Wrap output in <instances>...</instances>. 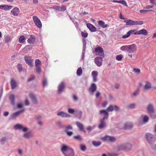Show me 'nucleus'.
Wrapping results in <instances>:
<instances>
[{"label": "nucleus", "instance_id": "nucleus-31", "mask_svg": "<svg viewBox=\"0 0 156 156\" xmlns=\"http://www.w3.org/2000/svg\"><path fill=\"white\" fill-rule=\"evenodd\" d=\"M9 99L12 105H14L15 104V96L14 94H11L9 97Z\"/></svg>", "mask_w": 156, "mask_h": 156}, {"label": "nucleus", "instance_id": "nucleus-57", "mask_svg": "<svg viewBox=\"0 0 156 156\" xmlns=\"http://www.w3.org/2000/svg\"><path fill=\"white\" fill-rule=\"evenodd\" d=\"M108 156H118L119 154L116 153H109L108 154Z\"/></svg>", "mask_w": 156, "mask_h": 156}, {"label": "nucleus", "instance_id": "nucleus-37", "mask_svg": "<svg viewBox=\"0 0 156 156\" xmlns=\"http://www.w3.org/2000/svg\"><path fill=\"white\" fill-rule=\"evenodd\" d=\"M56 125L60 128H63L64 127L62 125V122L58 120L56 122Z\"/></svg>", "mask_w": 156, "mask_h": 156}, {"label": "nucleus", "instance_id": "nucleus-19", "mask_svg": "<svg viewBox=\"0 0 156 156\" xmlns=\"http://www.w3.org/2000/svg\"><path fill=\"white\" fill-rule=\"evenodd\" d=\"M95 51L96 53H99V55L100 56H102V55H104L103 50L102 48L101 47L99 46L96 48L95 49Z\"/></svg>", "mask_w": 156, "mask_h": 156}, {"label": "nucleus", "instance_id": "nucleus-51", "mask_svg": "<svg viewBox=\"0 0 156 156\" xmlns=\"http://www.w3.org/2000/svg\"><path fill=\"white\" fill-rule=\"evenodd\" d=\"M133 72L135 73L139 74L140 72V70L139 69L134 68L133 69Z\"/></svg>", "mask_w": 156, "mask_h": 156}, {"label": "nucleus", "instance_id": "nucleus-33", "mask_svg": "<svg viewBox=\"0 0 156 156\" xmlns=\"http://www.w3.org/2000/svg\"><path fill=\"white\" fill-rule=\"evenodd\" d=\"M129 48L128 45H123L120 48V49L123 51H125L128 52Z\"/></svg>", "mask_w": 156, "mask_h": 156}, {"label": "nucleus", "instance_id": "nucleus-21", "mask_svg": "<svg viewBox=\"0 0 156 156\" xmlns=\"http://www.w3.org/2000/svg\"><path fill=\"white\" fill-rule=\"evenodd\" d=\"M29 96L31 98L32 102L34 104H37V101L35 96L33 94H30L29 95Z\"/></svg>", "mask_w": 156, "mask_h": 156}, {"label": "nucleus", "instance_id": "nucleus-39", "mask_svg": "<svg viewBox=\"0 0 156 156\" xmlns=\"http://www.w3.org/2000/svg\"><path fill=\"white\" fill-rule=\"evenodd\" d=\"M83 51L82 53V59H83L84 57V55L85 53V51L86 48V44H83Z\"/></svg>", "mask_w": 156, "mask_h": 156}, {"label": "nucleus", "instance_id": "nucleus-56", "mask_svg": "<svg viewBox=\"0 0 156 156\" xmlns=\"http://www.w3.org/2000/svg\"><path fill=\"white\" fill-rule=\"evenodd\" d=\"M92 76H97L98 72L96 71H93L92 73Z\"/></svg>", "mask_w": 156, "mask_h": 156}, {"label": "nucleus", "instance_id": "nucleus-63", "mask_svg": "<svg viewBox=\"0 0 156 156\" xmlns=\"http://www.w3.org/2000/svg\"><path fill=\"white\" fill-rule=\"evenodd\" d=\"M73 23L75 25L76 28H78L79 26L78 22L76 21H74V20L73 21Z\"/></svg>", "mask_w": 156, "mask_h": 156}, {"label": "nucleus", "instance_id": "nucleus-24", "mask_svg": "<svg viewBox=\"0 0 156 156\" xmlns=\"http://www.w3.org/2000/svg\"><path fill=\"white\" fill-rule=\"evenodd\" d=\"M10 83L12 89H14L17 86L16 82L13 79H11Z\"/></svg>", "mask_w": 156, "mask_h": 156}, {"label": "nucleus", "instance_id": "nucleus-14", "mask_svg": "<svg viewBox=\"0 0 156 156\" xmlns=\"http://www.w3.org/2000/svg\"><path fill=\"white\" fill-rule=\"evenodd\" d=\"M136 46L134 44L129 45L128 52L129 53H133L136 50Z\"/></svg>", "mask_w": 156, "mask_h": 156}, {"label": "nucleus", "instance_id": "nucleus-58", "mask_svg": "<svg viewBox=\"0 0 156 156\" xmlns=\"http://www.w3.org/2000/svg\"><path fill=\"white\" fill-rule=\"evenodd\" d=\"M113 107L114 110L115 111H119L120 110V108L117 105H115L113 106Z\"/></svg>", "mask_w": 156, "mask_h": 156}, {"label": "nucleus", "instance_id": "nucleus-27", "mask_svg": "<svg viewBox=\"0 0 156 156\" xmlns=\"http://www.w3.org/2000/svg\"><path fill=\"white\" fill-rule=\"evenodd\" d=\"M76 124L80 130L83 131L84 129V126L83 125L79 122H76Z\"/></svg>", "mask_w": 156, "mask_h": 156}, {"label": "nucleus", "instance_id": "nucleus-52", "mask_svg": "<svg viewBox=\"0 0 156 156\" xmlns=\"http://www.w3.org/2000/svg\"><path fill=\"white\" fill-rule=\"evenodd\" d=\"M123 57V55H120L116 56V59L118 61H120Z\"/></svg>", "mask_w": 156, "mask_h": 156}, {"label": "nucleus", "instance_id": "nucleus-20", "mask_svg": "<svg viewBox=\"0 0 156 156\" xmlns=\"http://www.w3.org/2000/svg\"><path fill=\"white\" fill-rule=\"evenodd\" d=\"M87 26L91 32H94L96 31V28L92 24L88 23L87 24Z\"/></svg>", "mask_w": 156, "mask_h": 156}, {"label": "nucleus", "instance_id": "nucleus-64", "mask_svg": "<svg viewBox=\"0 0 156 156\" xmlns=\"http://www.w3.org/2000/svg\"><path fill=\"white\" fill-rule=\"evenodd\" d=\"M9 113L8 111L4 112L3 113V115L5 117L9 115Z\"/></svg>", "mask_w": 156, "mask_h": 156}, {"label": "nucleus", "instance_id": "nucleus-44", "mask_svg": "<svg viewBox=\"0 0 156 156\" xmlns=\"http://www.w3.org/2000/svg\"><path fill=\"white\" fill-rule=\"evenodd\" d=\"M65 131H68L69 129H73V127L71 125H69L67 126H66L65 127Z\"/></svg>", "mask_w": 156, "mask_h": 156}, {"label": "nucleus", "instance_id": "nucleus-43", "mask_svg": "<svg viewBox=\"0 0 156 156\" xmlns=\"http://www.w3.org/2000/svg\"><path fill=\"white\" fill-rule=\"evenodd\" d=\"M136 105L135 103H132L129 104L127 106V108H135Z\"/></svg>", "mask_w": 156, "mask_h": 156}, {"label": "nucleus", "instance_id": "nucleus-62", "mask_svg": "<svg viewBox=\"0 0 156 156\" xmlns=\"http://www.w3.org/2000/svg\"><path fill=\"white\" fill-rule=\"evenodd\" d=\"M35 79V77L33 76H31L30 78H29L27 80V81L28 82H29L32 80H33Z\"/></svg>", "mask_w": 156, "mask_h": 156}, {"label": "nucleus", "instance_id": "nucleus-30", "mask_svg": "<svg viewBox=\"0 0 156 156\" xmlns=\"http://www.w3.org/2000/svg\"><path fill=\"white\" fill-rule=\"evenodd\" d=\"M151 87V83L148 82H146L145 83V84L144 85V90H147L150 88Z\"/></svg>", "mask_w": 156, "mask_h": 156}, {"label": "nucleus", "instance_id": "nucleus-60", "mask_svg": "<svg viewBox=\"0 0 156 156\" xmlns=\"http://www.w3.org/2000/svg\"><path fill=\"white\" fill-rule=\"evenodd\" d=\"M65 132L66 133L67 135H68V136H72V134H73V132L72 131H65Z\"/></svg>", "mask_w": 156, "mask_h": 156}, {"label": "nucleus", "instance_id": "nucleus-17", "mask_svg": "<svg viewBox=\"0 0 156 156\" xmlns=\"http://www.w3.org/2000/svg\"><path fill=\"white\" fill-rule=\"evenodd\" d=\"M57 115L58 116H60L62 118H69L70 117V115L63 111L58 112L57 114Z\"/></svg>", "mask_w": 156, "mask_h": 156}, {"label": "nucleus", "instance_id": "nucleus-18", "mask_svg": "<svg viewBox=\"0 0 156 156\" xmlns=\"http://www.w3.org/2000/svg\"><path fill=\"white\" fill-rule=\"evenodd\" d=\"M24 111V110L23 109L13 113L12 115V119H15L17 117Z\"/></svg>", "mask_w": 156, "mask_h": 156}, {"label": "nucleus", "instance_id": "nucleus-42", "mask_svg": "<svg viewBox=\"0 0 156 156\" xmlns=\"http://www.w3.org/2000/svg\"><path fill=\"white\" fill-rule=\"evenodd\" d=\"M41 62L38 59H37L35 61V65L36 66H40L41 65Z\"/></svg>", "mask_w": 156, "mask_h": 156}, {"label": "nucleus", "instance_id": "nucleus-2", "mask_svg": "<svg viewBox=\"0 0 156 156\" xmlns=\"http://www.w3.org/2000/svg\"><path fill=\"white\" fill-rule=\"evenodd\" d=\"M62 147L61 151L62 154L65 156H74V150L72 148L69 147L67 145L62 144L61 145Z\"/></svg>", "mask_w": 156, "mask_h": 156}, {"label": "nucleus", "instance_id": "nucleus-13", "mask_svg": "<svg viewBox=\"0 0 156 156\" xmlns=\"http://www.w3.org/2000/svg\"><path fill=\"white\" fill-rule=\"evenodd\" d=\"M24 58L25 62L28 65L31 67L33 66V65L32 63L33 60L30 57L25 56L24 57Z\"/></svg>", "mask_w": 156, "mask_h": 156}, {"label": "nucleus", "instance_id": "nucleus-55", "mask_svg": "<svg viewBox=\"0 0 156 156\" xmlns=\"http://www.w3.org/2000/svg\"><path fill=\"white\" fill-rule=\"evenodd\" d=\"M119 3H121L124 5L127 6L126 1L125 0H122L119 1Z\"/></svg>", "mask_w": 156, "mask_h": 156}, {"label": "nucleus", "instance_id": "nucleus-23", "mask_svg": "<svg viewBox=\"0 0 156 156\" xmlns=\"http://www.w3.org/2000/svg\"><path fill=\"white\" fill-rule=\"evenodd\" d=\"M136 31V30H131L128 32L126 34L122 36V38L123 39L127 38L129 37L130 35L132 34H134L135 33V32Z\"/></svg>", "mask_w": 156, "mask_h": 156}, {"label": "nucleus", "instance_id": "nucleus-15", "mask_svg": "<svg viewBox=\"0 0 156 156\" xmlns=\"http://www.w3.org/2000/svg\"><path fill=\"white\" fill-rule=\"evenodd\" d=\"M34 136V133L31 131L23 134V137L26 139H29L32 138Z\"/></svg>", "mask_w": 156, "mask_h": 156}, {"label": "nucleus", "instance_id": "nucleus-38", "mask_svg": "<svg viewBox=\"0 0 156 156\" xmlns=\"http://www.w3.org/2000/svg\"><path fill=\"white\" fill-rule=\"evenodd\" d=\"M4 40L6 43H8L11 41L12 39L10 36L8 35L5 37Z\"/></svg>", "mask_w": 156, "mask_h": 156}, {"label": "nucleus", "instance_id": "nucleus-53", "mask_svg": "<svg viewBox=\"0 0 156 156\" xmlns=\"http://www.w3.org/2000/svg\"><path fill=\"white\" fill-rule=\"evenodd\" d=\"M18 68L19 71L20 72H21L23 69V67L22 65L19 63L18 64Z\"/></svg>", "mask_w": 156, "mask_h": 156}, {"label": "nucleus", "instance_id": "nucleus-1", "mask_svg": "<svg viewBox=\"0 0 156 156\" xmlns=\"http://www.w3.org/2000/svg\"><path fill=\"white\" fill-rule=\"evenodd\" d=\"M113 110V106L111 105L106 110H101L99 111L100 114H103L104 115L103 118L100 119V124L98 126V128L99 129H102L106 126L105 120L108 119V117L109 114L108 112H112Z\"/></svg>", "mask_w": 156, "mask_h": 156}, {"label": "nucleus", "instance_id": "nucleus-32", "mask_svg": "<svg viewBox=\"0 0 156 156\" xmlns=\"http://www.w3.org/2000/svg\"><path fill=\"white\" fill-rule=\"evenodd\" d=\"M82 112L81 111H78L76 112V116L79 119H80L82 117Z\"/></svg>", "mask_w": 156, "mask_h": 156}, {"label": "nucleus", "instance_id": "nucleus-11", "mask_svg": "<svg viewBox=\"0 0 156 156\" xmlns=\"http://www.w3.org/2000/svg\"><path fill=\"white\" fill-rule=\"evenodd\" d=\"M97 88L96 84L94 83H92L89 88V92L93 94L94 92L96 90Z\"/></svg>", "mask_w": 156, "mask_h": 156}, {"label": "nucleus", "instance_id": "nucleus-45", "mask_svg": "<svg viewBox=\"0 0 156 156\" xmlns=\"http://www.w3.org/2000/svg\"><path fill=\"white\" fill-rule=\"evenodd\" d=\"M81 34L82 37L85 38L87 37L88 34L86 32L82 31L81 32Z\"/></svg>", "mask_w": 156, "mask_h": 156}, {"label": "nucleus", "instance_id": "nucleus-54", "mask_svg": "<svg viewBox=\"0 0 156 156\" xmlns=\"http://www.w3.org/2000/svg\"><path fill=\"white\" fill-rule=\"evenodd\" d=\"M139 90V88H138L133 93V95L134 96H135L138 95L139 94L138 92Z\"/></svg>", "mask_w": 156, "mask_h": 156}, {"label": "nucleus", "instance_id": "nucleus-10", "mask_svg": "<svg viewBox=\"0 0 156 156\" xmlns=\"http://www.w3.org/2000/svg\"><path fill=\"white\" fill-rule=\"evenodd\" d=\"M14 128L16 129H21L24 132L27 131L28 129L27 127H24L23 126L19 124H17L14 126Z\"/></svg>", "mask_w": 156, "mask_h": 156}, {"label": "nucleus", "instance_id": "nucleus-48", "mask_svg": "<svg viewBox=\"0 0 156 156\" xmlns=\"http://www.w3.org/2000/svg\"><path fill=\"white\" fill-rule=\"evenodd\" d=\"M151 118L153 119H155L156 118V114H154V113H152L148 114Z\"/></svg>", "mask_w": 156, "mask_h": 156}, {"label": "nucleus", "instance_id": "nucleus-40", "mask_svg": "<svg viewBox=\"0 0 156 156\" xmlns=\"http://www.w3.org/2000/svg\"><path fill=\"white\" fill-rule=\"evenodd\" d=\"M82 73V70L81 67H80L78 69L76 72V74L77 76H81Z\"/></svg>", "mask_w": 156, "mask_h": 156}, {"label": "nucleus", "instance_id": "nucleus-46", "mask_svg": "<svg viewBox=\"0 0 156 156\" xmlns=\"http://www.w3.org/2000/svg\"><path fill=\"white\" fill-rule=\"evenodd\" d=\"M73 138L80 141H81L83 140V138L80 136V135L74 136H73Z\"/></svg>", "mask_w": 156, "mask_h": 156}, {"label": "nucleus", "instance_id": "nucleus-41", "mask_svg": "<svg viewBox=\"0 0 156 156\" xmlns=\"http://www.w3.org/2000/svg\"><path fill=\"white\" fill-rule=\"evenodd\" d=\"M7 138L6 136L2 137L0 139V141L2 144H5V142L6 141Z\"/></svg>", "mask_w": 156, "mask_h": 156}, {"label": "nucleus", "instance_id": "nucleus-25", "mask_svg": "<svg viewBox=\"0 0 156 156\" xmlns=\"http://www.w3.org/2000/svg\"><path fill=\"white\" fill-rule=\"evenodd\" d=\"M141 117L142 119L143 122L144 124H145L148 122L149 118L147 115H142L141 116Z\"/></svg>", "mask_w": 156, "mask_h": 156}, {"label": "nucleus", "instance_id": "nucleus-50", "mask_svg": "<svg viewBox=\"0 0 156 156\" xmlns=\"http://www.w3.org/2000/svg\"><path fill=\"white\" fill-rule=\"evenodd\" d=\"M43 87H45L47 85V81L46 78H44L43 80Z\"/></svg>", "mask_w": 156, "mask_h": 156}, {"label": "nucleus", "instance_id": "nucleus-9", "mask_svg": "<svg viewBox=\"0 0 156 156\" xmlns=\"http://www.w3.org/2000/svg\"><path fill=\"white\" fill-rule=\"evenodd\" d=\"M33 19L34 23L39 28L42 27V23L40 19L37 16H35L33 17Z\"/></svg>", "mask_w": 156, "mask_h": 156}, {"label": "nucleus", "instance_id": "nucleus-28", "mask_svg": "<svg viewBox=\"0 0 156 156\" xmlns=\"http://www.w3.org/2000/svg\"><path fill=\"white\" fill-rule=\"evenodd\" d=\"M133 127V124L131 123H126L124 126L125 129H130Z\"/></svg>", "mask_w": 156, "mask_h": 156}, {"label": "nucleus", "instance_id": "nucleus-49", "mask_svg": "<svg viewBox=\"0 0 156 156\" xmlns=\"http://www.w3.org/2000/svg\"><path fill=\"white\" fill-rule=\"evenodd\" d=\"M36 68L35 69V70L36 71V72L38 73L39 74L41 72V69L40 68V66H36Z\"/></svg>", "mask_w": 156, "mask_h": 156}, {"label": "nucleus", "instance_id": "nucleus-29", "mask_svg": "<svg viewBox=\"0 0 156 156\" xmlns=\"http://www.w3.org/2000/svg\"><path fill=\"white\" fill-rule=\"evenodd\" d=\"M32 49L31 47L29 46L25 47L23 49V51L25 53H27Z\"/></svg>", "mask_w": 156, "mask_h": 156}, {"label": "nucleus", "instance_id": "nucleus-36", "mask_svg": "<svg viewBox=\"0 0 156 156\" xmlns=\"http://www.w3.org/2000/svg\"><path fill=\"white\" fill-rule=\"evenodd\" d=\"M25 37L24 36H21L19 38V42L20 43H23L25 42Z\"/></svg>", "mask_w": 156, "mask_h": 156}, {"label": "nucleus", "instance_id": "nucleus-16", "mask_svg": "<svg viewBox=\"0 0 156 156\" xmlns=\"http://www.w3.org/2000/svg\"><path fill=\"white\" fill-rule=\"evenodd\" d=\"M148 34V32L145 29H143L135 32L134 34V35H147Z\"/></svg>", "mask_w": 156, "mask_h": 156}, {"label": "nucleus", "instance_id": "nucleus-3", "mask_svg": "<svg viewBox=\"0 0 156 156\" xmlns=\"http://www.w3.org/2000/svg\"><path fill=\"white\" fill-rule=\"evenodd\" d=\"M123 22L126 23V26L141 25L143 23V21H135L127 19L126 18L125 19Z\"/></svg>", "mask_w": 156, "mask_h": 156}, {"label": "nucleus", "instance_id": "nucleus-22", "mask_svg": "<svg viewBox=\"0 0 156 156\" xmlns=\"http://www.w3.org/2000/svg\"><path fill=\"white\" fill-rule=\"evenodd\" d=\"M19 9L17 7H15L11 11V12L12 14L16 16H18L19 13Z\"/></svg>", "mask_w": 156, "mask_h": 156}, {"label": "nucleus", "instance_id": "nucleus-34", "mask_svg": "<svg viewBox=\"0 0 156 156\" xmlns=\"http://www.w3.org/2000/svg\"><path fill=\"white\" fill-rule=\"evenodd\" d=\"M92 144L95 147H97L101 144V142L99 141H97L94 140L92 141Z\"/></svg>", "mask_w": 156, "mask_h": 156}, {"label": "nucleus", "instance_id": "nucleus-59", "mask_svg": "<svg viewBox=\"0 0 156 156\" xmlns=\"http://www.w3.org/2000/svg\"><path fill=\"white\" fill-rule=\"evenodd\" d=\"M68 112L69 113L73 114L75 110L73 108H69L68 109Z\"/></svg>", "mask_w": 156, "mask_h": 156}, {"label": "nucleus", "instance_id": "nucleus-6", "mask_svg": "<svg viewBox=\"0 0 156 156\" xmlns=\"http://www.w3.org/2000/svg\"><path fill=\"white\" fill-rule=\"evenodd\" d=\"M104 57V55H102V56L97 57L94 58V62L97 66L100 67L102 66V59Z\"/></svg>", "mask_w": 156, "mask_h": 156}, {"label": "nucleus", "instance_id": "nucleus-47", "mask_svg": "<svg viewBox=\"0 0 156 156\" xmlns=\"http://www.w3.org/2000/svg\"><path fill=\"white\" fill-rule=\"evenodd\" d=\"M80 149L83 151H84L86 150V147L85 145L81 144L80 145Z\"/></svg>", "mask_w": 156, "mask_h": 156}, {"label": "nucleus", "instance_id": "nucleus-61", "mask_svg": "<svg viewBox=\"0 0 156 156\" xmlns=\"http://www.w3.org/2000/svg\"><path fill=\"white\" fill-rule=\"evenodd\" d=\"M66 9V7L65 5H62L61 7H60V11H65Z\"/></svg>", "mask_w": 156, "mask_h": 156}, {"label": "nucleus", "instance_id": "nucleus-12", "mask_svg": "<svg viewBox=\"0 0 156 156\" xmlns=\"http://www.w3.org/2000/svg\"><path fill=\"white\" fill-rule=\"evenodd\" d=\"M147 112L148 114L154 113L155 110L153 105L151 104H149L147 108Z\"/></svg>", "mask_w": 156, "mask_h": 156}, {"label": "nucleus", "instance_id": "nucleus-7", "mask_svg": "<svg viewBox=\"0 0 156 156\" xmlns=\"http://www.w3.org/2000/svg\"><path fill=\"white\" fill-rule=\"evenodd\" d=\"M65 84L63 81L60 82L58 85V93L61 94L65 88Z\"/></svg>", "mask_w": 156, "mask_h": 156}, {"label": "nucleus", "instance_id": "nucleus-35", "mask_svg": "<svg viewBox=\"0 0 156 156\" xmlns=\"http://www.w3.org/2000/svg\"><path fill=\"white\" fill-rule=\"evenodd\" d=\"M31 37L27 40V42L29 43H33L35 41V39L32 35H31Z\"/></svg>", "mask_w": 156, "mask_h": 156}, {"label": "nucleus", "instance_id": "nucleus-4", "mask_svg": "<svg viewBox=\"0 0 156 156\" xmlns=\"http://www.w3.org/2000/svg\"><path fill=\"white\" fill-rule=\"evenodd\" d=\"M132 148V145L130 143H126L121 144L118 146L117 149L119 151H129Z\"/></svg>", "mask_w": 156, "mask_h": 156}, {"label": "nucleus", "instance_id": "nucleus-8", "mask_svg": "<svg viewBox=\"0 0 156 156\" xmlns=\"http://www.w3.org/2000/svg\"><path fill=\"white\" fill-rule=\"evenodd\" d=\"M102 140L104 141L113 142L116 140L115 138L113 136L106 135L101 138Z\"/></svg>", "mask_w": 156, "mask_h": 156}, {"label": "nucleus", "instance_id": "nucleus-26", "mask_svg": "<svg viewBox=\"0 0 156 156\" xmlns=\"http://www.w3.org/2000/svg\"><path fill=\"white\" fill-rule=\"evenodd\" d=\"M98 23L99 25L103 28H105L109 26L108 24H105V22L102 20L98 21Z\"/></svg>", "mask_w": 156, "mask_h": 156}, {"label": "nucleus", "instance_id": "nucleus-5", "mask_svg": "<svg viewBox=\"0 0 156 156\" xmlns=\"http://www.w3.org/2000/svg\"><path fill=\"white\" fill-rule=\"evenodd\" d=\"M145 137L147 141L150 145L154 144L156 140V138L154 136L149 133H147L146 134Z\"/></svg>", "mask_w": 156, "mask_h": 156}]
</instances>
